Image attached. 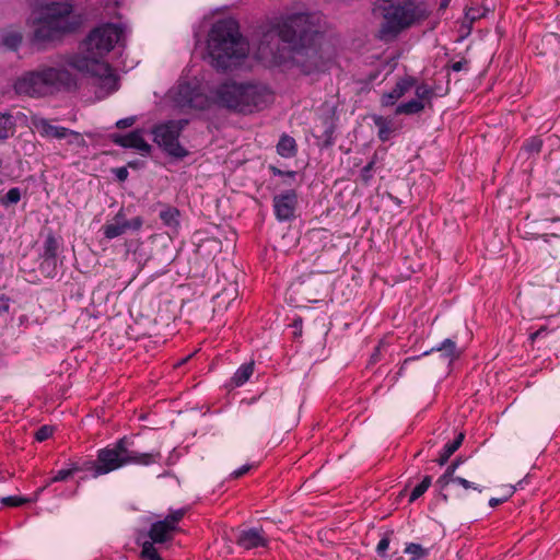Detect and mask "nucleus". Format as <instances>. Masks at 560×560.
Masks as SVG:
<instances>
[{
    "mask_svg": "<svg viewBox=\"0 0 560 560\" xmlns=\"http://www.w3.org/2000/svg\"><path fill=\"white\" fill-rule=\"evenodd\" d=\"M452 482L459 485L464 489H474V490H478L479 492H481V489H479L478 486L474 485L472 482L468 481L465 478L455 477L452 479Z\"/></svg>",
    "mask_w": 560,
    "mask_h": 560,
    "instance_id": "36",
    "label": "nucleus"
},
{
    "mask_svg": "<svg viewBox=\"0 0 560 560\" xmlns=\"http://www.w3.org/2000/svg\"><path fill=\"white\" fill-rule=\"evenodd\" d=\"M375 160H376V154L361 171L360 177L364 184H369V182L371 180V178L373 176L372 172H373V168L375 165Z\"/></svg>",
    "mask_w": 560,
    "mask_h": 560,
    "instance_id": "33",
    "label": "nucleus"
},
{
    "mask_svg": "<svg viewBox=\"0 0 560 560\" xmlns=\"http://www.w3.org/2000/svg\"><path fill=\"white\" fill-rule=\"evenodd\" d=\"M464 440V434L459 433L458 436L452 441L445 444L440 458L438 459L439 465L443 466L446 464L448 458L459 448Z\"/></svg>",
    "mask_w": 560,
    "mask_h": 560,
    "instance_id": "23",
    "label": "nucleus"
},
{
    "mask_svg": "<svg viewBox=\"0 0 560 560\" xmlns=\"http://www.w3.org/2000/svg\"><path fill=\"white\" fill-rule=\"evenodd\" d=\"M248 50V44L233 19L219 20L211 26L207 38V54L214 68H231L245 58Z\"/></svg>",
    "mask_w": 560,
    "mask_h": 560,
    "instance_id": "4",
    "label": "nucleus"
},
{
    "mask_svg": "<svg viewBox=\"0 0 560 560\" xmlns=\"http://www.w3.org/2000/svg\"><path fill=\"white\" fill-rule=\"evenodd\" d=\"M250 469V466L249 465H243L241 468L234 470L231 476L233 478H240L242 477L243 475H245L248 470Z\"/></svg>",
    "mask_w": 560,
    "mask_h": 560,
    "instance_id": "41",
    "label": "nucleus"
},
{
    "mask_svg": "<svg viewBox=\"0 0 560 560\" xmlns=\"http://www.w3.org/2000/svg\"><path fill=\"white\" fill-rule=\"evenodd\" d=\"M21 199V191L19 188L14 187L9 189L4 197H2L1 202L4 206L18 203Z\"/></svg>",
    "mask_w": 560,
    "mask_h": 560,
    "instance_id": "32",
    "label": "nucleus"
},
{
    "mask_svg": "<svg viewBox=\"0 0 560 560\" xmlns=\"http://www.w3.org/2000/svg\"><path fill=\"white\" fill-rule=\"evenodd\" d=\"M112 140L122 148L135 149L141 154H149L151 151V145L145 141L143 131L140 129L127 135H113Z\"/></svg>",
    "mask_w": 560,
    "mask_h": 560,
    "instance_id": "13",
    "label": "nucleus"
},
{
    "mask_svg": "<svg viewBox=\"0 0 560 560\" xmlns=\"http://www.w3.org/2000/svg\"><path fill=\"white\" fill-rule=\"evenodd\" d=\"M23 36L20 32H11L4 35L2 43L9 49L15 50L20 47Z\"/></svg>",
    "mask_w": 560,
    "mask_h": 560,
    "instance_id": "26",
    "label": "nucleus"
},
{
    "mask_svg": "<svg viewBox=\"0 0 560 560\" xmlns=\"http://www.w3.org/2000/svg\"><path fill=\"white\" fill-rule=\"evenodd\" d=\"M432 351H439L441 352V355L448 361V363H452L456 359L459 358L460 351L458 350L456 342L450 338L443 340L438 347L432 348L429 351L423 352L422 355H428Z\"/></svg>",
    "mask_w": 560,
    "mask_h": 560,
    "instance_id": "17",
    "label": "nucleus"
},
{
    "mask_svg": "<svg viewBox=\"0 0 560 560\" xmlns=\"http://www.w3.org/2000/svg\"><path fill=\"white\" fill-rule=\"evenodd\" d=\"M30 500L26 499V498H22V497H14V495H10V497H4L0 500V502L3 504V505H7V506H21L25 503H27Z\"/></svg>",
    "mask_w": 560,
    "mask_h": 560,
    "instance_id": "34",
    "label": "nucleus"
},
{
    "mask_svg": "<svg viewBox=\"0 0 560 560\" xmlns=\"http://www.w3.org/2000/svg\"><path fill=\"white\" fill-rule=\"evenodd\" d=\"M551 222L560 221V218H552L550 219Z\"/></svg>",
    "mask_w": 560,
    "mask_h": 560,
    "instance_id": "52",
    "label": "nucleus"
},
{
    "mask_svg": "<svg viewBox=\"0 0 560 560\" xmlns=\"http://www.w3.org/2000/svg\"><path fill=\"white\" fill-rule=\"evenodd\" d=\"M15 131V122L12 115L2 113L0 114V141L5 140L13 136Z\"/></svg>",
    "mask_w": 560,
    "mask_h": 560,
    "instance_id": "22",
    "label": "nucleus"
},
{
    "mask_svg": "<svg viewBox=\"0 0 560 560\" xmlns=\"http://www.w3.org/2000/svg\"><path fill=\"white\" fill-rule=\"evenodd\" d=\"M453 70H455V71H459V70H462V63H460V62H455V63L453 65Z\"/></svg>",
    "mask_w": 560,
    "mask_h": 560,
    "instance_id": "47",
    "label": "nucleus"
},
{
    "mask_svg": "<svg viewBox=\"0 0 560 560\" xmlns=\"http://www.w3.org/2000/svg\"><path fill=\"white\" fill-rule=\"evenodd\" d=\"M275 174L283 175L284 173L279 171V170H277V171H275Z\"/></svg>",
    "mask_w": 560,
    "mask_h": 560,
    "instance_id": "51",
    "label": "nucleus"
},
{
    "mask_svg": "<svg viewBox=\"0 0 560 560\" xmlns=\"http://www.w3.org/2000/svg\"><path fill=\"white\" fill-rule=\"evenodd\" d=\"M2 167V160L0 159V168Z\"/></svg>",
    "mask_w": 560,
    "mask_h": 560,
    "instance_id": "54",
    "label": "nucleus"
},
{
    "mask_svg": "<svg viewBox=\"0 0 560 560\" xmlns=\"http://www.w3.org/2000/svg\"><path fill=\"white\" fill-rule=\"evenodd\" d=\"M416 85V79L412 77H405L397 81L396 85L388 93L383 94L382 96V105L383 106H392L394 105L400 97H402L407 92L411 90Z\"/></svg>",
    "mask_w": 560,
    "mask_h": 560,
    "instance_id": "14",
    "label": "nucleus"
},
{
    "mask_svg": "<svg viewBox=\"0 0 560 560\" xmlns=\"http://www.w3.org/2000/svg\"><path fill=\"white\" fill-rule=\"evenodd\" d=\"M237 544L245 549L265 547L267 538L261 528H249L242 530L236 539Z\"/></svg>",
    "mask_w": 560,
    "mask_h": 560,
    "instance_id": "15",
    "label": "nucleus"
},
{
    "mask_svg": "<svg viewBox=\"0 0 560 560\" xmlns=\"http://www.w3.org/2000/svg\"><path fill=\"white\" fill-rule=\"evenodd\" d=\"M8 308H9V305H8V303H7V302H5L4 304L0 305V314H1L2 312H7V311H8Z\"/></svg>",
    "mask_w": 560,
    "mask_h": 560,
    "instance_id": "48",
    "label": "nucleus"
},
{
    "mask_svg": "<svg viewBox=\"0 0 560 560\" xmlns=\"http://www.w3.org/2000/svg\"><path fill=\"white\" fill-rule=\"evenodd\" d=\"M79 470H84V465L83 466H79L77 464H72L71 468H69V469H61V470L57 471V474L52 477V479L50 480L49 483L58 482V481H65L69 477H71L74 472H77Z\"/></svg>",
    "mask_w": 560,
    "mask_h": 560,
    "instance_id": "29",
    "label": "nucleus"
},
{
    "mask_svg": "<svg viewBox=\"0 0 560 560\" xmlns=\"http://www.w3.org/2000/svg\"><path fill=\"white\" fill-rule=\"evenodd\" d=\"M377 9L383 16L380 37L384 40L395 38L425 16V11L413 0H377Z\"/></svg>",
    "mask_w": 560,
    "mask_h": 560,
    "instance_id": "8",
    "label": "nucleus"
},
{
    "mask_svg": "<svg viewBox=\"0 0 560 560\" xmlns=\"http://www.w3.org/2000/svg\"><path fill=\"white\" fill-rule=\"evenodd\" d=\"M450 1H451V0H442V1H441V4H440L441 9H445V8H447V5H448Z\"/></svg>",
    "mask_w": 560,
    "mask_h": 560,
    "instance_id": "46",
    "label": "nucleus"
},
{
    "mask_svg": "<svg viewBox=\"0 0 560 560\" xmlns=\"http://www.w3.org/2000/svg\"><path fill=\"white\" fill-rule=\"evenodd\" d=\"M459 466V462L456 460L454 463H452L447 468H446V471H447V476H453L455 470L457 469V467Z\"/></svg>",
    "mask_w": 560,
    "mask_h": 560,
    "instance_id": "45",
    "label": "nucleus"
},
{
    "mask_svg": "<svg viewBox=\"0 0 560 560\" xmlns=\"http://www.w3.org/2000/svg\"><path fill=\"white\" fill-rule=\"evenodd\" d=\"M125 37L126 30L121 24H103L89 34L81 52L67 57V63L80 73L95 78L105 94L113 93L118 89L117 78L109 65L102 59L116 44H122Z\"/></svg>",
    "mask_w": 560,
    "mask_h": 560,
    "instance_id": "3",
    "label": "nucleus"
},
{
    "mask_svg": "<svg viewBox=\"0 0 560 560\" xmlns=\"http://www.w3.org/2000/svg\"><path fill=\"white\" fill-rule=\"evenodd\" d=\"M277 152L283 158H292L296 153V142L295 140L287 135H283L278 144Z\"/></svg>",
    "mask_w": 560,
    "mask_h": 560,
    "instance_id": "18",
    "label": "nucleus"
},
{
    "mask_svg": "<svg viewBox=\"0 0 560 560\" xmlns=\"http://www.w3.org/2000/svg\"><path fill=\"white\" fill-rule=\"evenodd\" d=\"M160 457V452H137L130 450L128 440L122 438L114 447L101 448L97 452L96 460L84 463V470L91 471L92 477L97 478L127 465L148 466L156 463Z\"/></svg>",
    "mask_w": 560,
    "mask_h": 560,
    "instance_id": "7",
    "label": "nucleus"
},
{
    "mask_svg": "<svg viewBox=\"0 0 560 560\" xmlns=\"http://www.w3.org/2000/svg\"><path fill=\"white\" fill-rule=\"evenodd\" d=\"M405 552L411 557V560H419L429 555V550L423 548L419 544L410 542L407 544Z\"/></svg>",
    "mask_w": 560,
    "mask_h": 560,
    "instance_id": "25",
    "label": "nucleus"
},
{
    "mask_svg": "<svg viewBox=\"0 0 560 560\" xmlns=\"http://www.w3.org/2000/svg\"><path fill=\"white\" fill-rule=\"evenodd\" d=\"M141 558L145 560H162L155 547L151 542H143L141 550Z\"/></svg>",
    "mask_w": 560,
    "mask_h": 560,
    "instance_id": "30",
    "label": "nucleus"
},
{
    "mask_svg": "<svg viewBox=\"0 0 560 560\" xmlns=\"http://www.w3.org/2000/svg\"><path fill=\"white\" fill-rule=\"evenodd\" d=\"M33 28L32 42L46 45L61 39L77 30L80 22L68 2H51L42 7L30 20Z\"/></svg>",
    "mask_w": 560,
    "mask_h": 560,
    "instance_id": "6",
    "label": "nucleus"
},
{
    "mask_svg": "<svg viewBox=\"0 0 560 560\" xmlns=\"http://www.w3.org/2000/svg\"><path fill=\"white\" fill-rule=\"evenodd\" d=\"M114 172H115L117 179L120 182L126 180L128 177V171L126 167H118Z\"/></svg>",
    "mask_w": 560,
    "mask_h": 560,
    "instance_id": "39",
    "label": "nucleus"
},
{
    "mask_svg": "<svg viewBox=\"0 0 560 560\" xmlns=\"http://www.w3.org/2000/svg\"><path fill=\"white\" fill-rule=\"evenodd\" d=\"M31 124L44 138L63 139L68 136H72L74 138H79L80 136L78 132L68 128L51 125L46 118L36 115L31 117Z\"/></svg>",
    "mask_w": 560,
    "mask_h": 560,
    "instance_id": "11",
    "label": "nucleus"
},
{
    "mask_svg": "<svg viewBox=\"0 0 560 560\" xmlns=\"http://www.w3.org/2000/svg\"><path fill=\"white\" fill-rule=\"evenodd\" d=\"M375 125L378 127V137L382 141H387L390 135V128L383 117H376L374 119Z\"/></svg>",
    "mask_w": 560,
    "mask_h": 560,
    "instance_id": "31",
    "label": "nucleus"
},
{
    "mask_svg": "<svg viewBox=\"0 0 560 560\" xmlns=\"http://www.w3.org/2000/svg\"><path fill=\"white\" fill-rule=\"evenodd\" d=\"M285 174H287L288 176H290V177H294L296 173H295V172H288V173H285Z\"/></svg>",
    "mask_w": 560,
    "mask_h": 560,
    "instance_id": "50",
    "label": "nucleus"
},
{
    "mask_svg": "<svg viewBox=\"0 0 560 560\" xmlns=\"http://www.w3.org/2000/svg\"><path fill=\"white\" fill-rule=\"evenodd\" d=\"M135 121H136V118L133 116L127 117V118H122V119H119L116 122V127L120 128V129H124V128L132 126L135 124Z\"/></svg>",
    "mask_w": 560,
    "mask_h": 560,
    "instance_id": "37",
    "label": "nucleus"
},
{
    "mask_svg": "<svg viewBox=\"0 0 560 560\" xmlns=\"http://www.w3.org/2000/svg\"><path fill=\"white\" fill-rule=\"evenodd\" d=\"M453 478V476H447V471L445 470V472L438 479V483L443 488L452 482Z\"/></svg>",
    "mask_w": 560,
    "mask_h": 560,
    "instance_id": "42",
    "label": "nucleus"
},
{
    "mask_svg": "<svg viewBox=\"0 0 560 560\" xmlns=\"http://www.w3.org/2000/svg\"><path fill=\"white\" fill-rule=\"evenodd\" d=\"M388 546H389V538L383 537L377 544L376 551L378 552V555H384L385 551L388 549Z\"/></svg>",
    "mask_w": 560,
    "mask_h": 560,
    "instance_id": "38",
    "label": "nucleus"
},
{
    "mask_svg": "<svg viewBox=\"0 0 560 560\" xmlns=\"http://www.w3.org/2000/svg\"><path fill=\"white\" fill-rule=\"evenodd\" d=\"M52 428L49 427V425H43L40 427L36 433H35V439L38 441V442H43V441H46L47 439H49L51 435H52Z\"/></svg>",
    "mask_w": 560,
    "mask_h": 560,
    "instance_id": "35",
    "label": "nucleus"
},
{
    "mask_svg": "<svg viewBox=\"0 0 560 560\" xmlns=\"http://www.w3.org/2000/svg\"><path fill=\"white\" fill-rule=\"evenodd\" d=\"M322 20L318 13H295L281 19L262 33L256 57L266 63H279L287 58L284 50L288 46L294 62L301 65L306 73L319 70Z\"/></svg>",
    "mask_w": 560,
    "mask_h": 560,
    "instance_id": "1",
    "label": "nucleus"
},
{
    "mask_svg": "<svg viewBox=\"0 0 560 560\" xmlns=\"http://www.w3.org/2000/svg\"><path fill=\"white\" fill-rule=\"evenodd\" d=\"M128 230H139L142 225V220L140 218H135L131 221H128Z\"/></svg>",
    "mask_w": 560,
    "mask_h": 560,
    "instance_id": "43",
    "label": "nucleus"
},
{
    "mask_svg": "<svg viewBox=\"0 0 560 560\" xmlns=\"http://www.w3.org/2000/svg\"><path fill=\"white\" fill-rule=\"evenodd\" d=\"M70 69L67 58L56 66H40L19 77L14 82V91L19 95L31 97L69 91L77 85V78Z\"/></svg>",
    "mask_w": 560,
    "mask_h": 560,
    "instance_id": "5",
    "label": "nucleus"
},
{
    "mask_svg": "<svg viewBox=\"0 0 560 560\" xmlns=\"http://www.w3.org/2000/svg\"><path fill=\"white\" fill-rule=\"evenodd\" d=\"M254 372V362L241 365L233 375L232 382L235 386L245 384Z\"/></svg>",
    "mask_w": 560,
    "mask_h": 560,
    "instance_id": "24",
    "label": "nucleus"
},
{
    "mask_svg": "<svg viewBox=\"0 0 560 560\" xmlns=\"http://www.w3.org/2000/svg\"><path fill=\"white\" fill-rule=\"evenodd\" d=\"M532 149L538 152V151H539V149H540V144H539V143H537V144H535V145H532Z\"/></svg>",
    "mask_w": 560,
    "mask_h": 560,
    "instance_id": "49",
    "label": "nucleus"
},
{
    "mask_svg": "<svg viewBox=\"0 0 560 560\" xmlns=\"http://www.w3.org/2000/svg\"><path fill=\"white\" fill-rule=\"evenodd\" d=\"M185 514L186 509H177L171 511L163 520L154 522L148 533L151 540L145 542H151L154 547V544H164L172 540Z\"/></svg>",
    "mask_w": 560,
    "mask_h": 560,
    "instance_id": "10",
    "label": "nucleus"
},
{
    "mask_svg": "<svg viewBox=\"0 0 560 560\" xmlns=\"http://www.w3.org/2000/svg\"><path fill=\"white\" fill-rule=\"evenodd\" d=\"M58 248V241L52 234H49L44 242L43 257L45 259V264H55Z\"/></svg>",
    "mask_w": 560,
    "mask_h": 560,
    "instance_id": "19",
    "label": "nucleus"
},
{
    "mask_svg": "<svg viewBox=\"0 0 560 560\" xmlns=\"http://www.w3.org/2000/svg\"><path fill=\"white\" fill-rule=\"evenodd\" d=\"M187 122V120L180 119L156 125L151 131L153 141L172 156H186L187 151L180 145L178 138Z\"/></svg>",
    "mask_w": 560,
    "mask_h": 560,
    "instance_id": "9",
    "label": "nucleus"
},
{
    "mask_svg": "<svg viewBox=\"0 0 560 560\" xmlns=\"http://www.w3.org/2000/svg\"><path fill=\"white\" fill-rule=\"evenodd\" d=\"M270 91L261 84L224 82L214 91L198 78L180 79L170 90L168 98L173 106L183 112L205 110L219 105L243 114L260 110L267 106Z\"/></svg>",
    "mask_w": 560,
    "mask_h": 560,
    "instance_id": "2",
    "label": "nucleus"
},
{
    "mask_svg": "<svg viewBox=\"0 0 560 560\" xmlns=\"http://www.w3.org/2000/svg\"><path fill=\"white\" fill-rule=\"evenodd\" d=\"M547 332H548L547 327L542 326L538 330H536L535 332L530 334L529 338H530L532 341H535L536 339L545 336Z\"/></svg>",
    "mask_w": 560,
    "mask_h": 560,
    "instance_id": "40",
    "label": "nucleus"
},
{
    "mask_svg": "<svg viewBox=\"0 0 560 560\" xmlns=\"http://www.w3.org/2000/svg\"><path fill=\"white\" fill-rule=\"evenodd\" d=\"M415 94H416V100H419L425 104V102L431 101L434 92L430 85L422 83V84H419L416 86Z\"/></svg>",
    "mask_w": 560,
    "mask_h": 560,
    "instance_id": "28",
    "label": "nucleus"
},
{
    "mask_svg": "<svg viewBox=\"0 0 560 560\" xmlns=\"http://www.w3.org/2000/svg\"><path fill=\"white\" fill-rule=\"evenodd\" d=\"M298 196L294 190H288L273 198V208L279 221H288L294 217Z\"/></svg>",
    "mask_w": 560,
    "mask_h": 560,
    "instance_id": "12",
    "label": "nucleus"
},
{
    "mask_svg": "<svg viewBox=\"0 0 560 560\" xmlns=\"http://www.w3.org/2000/svg\"><path fill=\"white\" fill-rule=\"evenodd\" d=\"M432 478L430 476H425L422 481L413 488L410 493L409 501L413 502L419 499L431 486Z\"/></svg>",
    "mask_w": 560,
    "mask_h": 560,
    "instance_id": "27",
    "label": "nucleus"
},
{
    "mask_svg": "<svg viewBox=\"0 0 560 560\" xmlns=\"http://www.w3.org/2000/svg\"><path fill=\"white\" fill-rule=\"evenodd\" d=\"M424 109V103L419 100H410L408 102L399 104L396 109V115H413Z\"/></svg>",
    "mask_w": 560,
    "mask_h": 560,
    "instance_id": "20",
    "label": "nucleus"
},
{
    "mask_svg": "<svg viewBox=\"0 0 560 560\" xmlns=\"http://www.w3.org/2000/svg\"><path fill=\"white\" fill-rule=\"evenodd\" d=\"M4 480H5L4 476H1L0 481H4Z\"/></svg>",
    "mask_w": 560,
    "mask_h": 560,
    "instance_id": "53",
    "label": "nucleus"
},
{
    "mask_svg": "<svg viewBox=\"0 0 560 560\" xmlns=\"http://www.w3.org/2000/svg\"><path fill=\"white\" fill-rule=\"evenodd\" d=\"M179 211L171 206L164 207L160 212V219L162 222L171 228V229H177L179 225Z\"/></svg>",
    "mask_w": 560,
    "mask_h": 560,
    "instance_id": "21",
    "label": "nucleus"
},
{
    "mask_svg": "<svg viewBox=\"0 0 560 560\" xmlns=\"http://www.w3.org/2000/svg\"><path fill=\"white\" fill-rule=\"evenodd\" d=\"M506 499H508V497H505V498H501V499H499V498H491V499L489 500V505H490L491 508H495V506H498L499 504H501V503L505 502V501H506Z\"/></svg>",
    "mask_w": 560,
    "mask_h": 560,
    "instance_id": "44",
    "label": "nucleus"
},
{
    "mask_svg": "<svg viewBox=\"0 0 560 560\" xmlns=\"http://www.w3.org/2000/svg\"><path fill=\"white\" fill-rule=\"evenodd\" d=\"M128 225V220L119 212L116 214L113 222L103 226V232L106 238L113 240L126 233Z\"/></svg>",
    "mask_w": 560,
    "mask_h": 560,
    "instance_id": "16",
    "label": "nucleus"
}]
</instances>
